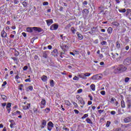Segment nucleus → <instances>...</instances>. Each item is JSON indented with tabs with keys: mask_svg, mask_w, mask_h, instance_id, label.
Listing matches in <instances>:
<instances>
[{
	"mask_svg": "<svg viewBox=\"0 0 131 131\" xmlns=\"http://www.w3.org/2000/svg\"><path fill=\"white\" fill-rule=\"evenodd\" d=\"M127 68L125 66L120 64L115 70V73H121V72H124L126 71Z\"/></svg>",
	"mask_w": 131,
	"mask_h": 131,
	"instance_id": "obj_1",
	"label": "nucleus"
},
{
	"mask_svg": "<svg viewBox=\"0 0 131 131\" xmlns=\"http://www.w3.org/2000/svg\"><path fill=\"white\" fill-rule=\"evenodd\" d=\"M91 75V73H82L79 75V77L81 78H83V79H86L87 76H90Z\"/></svg>",
	"mask_w": 131,
	"mask_h": 131,
	"instance_id": "obj_2",
	"label": "nucleus"
},
{
	"mask_svg": "<svg viewBox=\"0 0 131 131\" xmlns=\"http://www.w3.org/2000/svg\"><path fill=\"white\" fill-rule=\"evenodd\" d=\"M53 127H54V123L50 121L47 124V129L48 130L51 131L53 129Z\"/></svg>",
	"mask_w": 131,
	"mask_h": 131,
	"instance_id": "obj_3",
	"label": "nucleus"
},
{
	"mask_svg": "<svg viewBox=\"0 0 131 131\" xmlns=\"http://www.w3.org/2000/svg\"><path fill=\"white\" fill-rule=\"evenodd\" d=\"M40 104L41 109H43V108L46 107L47 101H46L45 99H42L41 102H40Z\"/></svg>",
	"mask_w": 131,
	"mask_h": 131,
	"instance_id": "obj_4",
	"label": "nucleus"
},
{
	"mask_svg": "<svg viewBox=\"0 0 131 131\" xmlns=\"http://www.w3.org/2000/svg\"><path fill=\"white\" fill-rule=\"evenodd\" d=\"M41 129H42V128H45V127L47 126V120H42L41 122Z\"/></svg>",
	"mask_w": 131,
	"mask_h": 131,
	"instance_id": "obj_5",
	"label": "nucleus"
},
{
	"mask_svg": "<svg viewBox=\"0 0 131 131\" xmlns=\"http://www.w3.org/2000/svg\"><path fill=\"white\" fill-rule=\"evenodd\" d=\"M10 126L11 128H14L15 127V126L16 125L15 121H14V120H10Z\"/></svg>",
	"mask_w": 131,
	"mask_h": 131,
	"instance_id": "obj_6",
	"label": "nucleus"
},
{
	"mask_svg": "<svg viewBox=\"0 0 131 131\" xmlns=\"http://www.w3.org/2000/svg\"><path fill=\"white\" fill-rule=\"evenodd\" d=\"M1 36L3 38H6L7 36H8V34H7V32L5 31V30H3L1 32Z\"/></svg>",
	"mask_w": 131,
	"mask_h": 131,
	"instance_id": "obj_7",
	"label": "nucleus"
},
{
	"mask_svg": "<svg viewBox=\"0 0 131 131\" xmlns=\"http://www.w3.org/2000/svg\"><path fill=\"white\" fill-rule=\"evenodd\" d=\"M12 106V103H8L7 105H6V109L8 112V113H10V112H11V107Z\"/></svg>",
	"mask_w": 131,
	"mask_h": 131,
	"instance_id": "obj_8",
	"label": "nucleus"
},
{
	"mask_svg": "<svg viewBox=\"0 0 131 131\" xmlns=\"http://www.w3.org/2000/svg\"><path fill=\"white\" fill-rule=\"evenodd\" d=\"M59 26L57 25H52L50 27V30H57Z\"/></svg>",
	"mask_w": 131,
	"mask_h": 131,
	"instance_id": "obj_9",
	"label": "nucleus"
},
{
	"mask_svg": "<svg viewBox=\"0 0 131 131\" xmlns=\"http://www.w3.org/2000/svg\"><path fill=\"white\" fill-rule=\"evenodd\" d=\"M131 121V117H127L124 119V122L125 123H128V122H130Z\"/></svg>",
	"mask_w": 131,
	"mask_h": 131,
	"instance_id": "obj_10",
	"label": "nucleus"
},
{
	"mask_svg": "<svg viewBox=\"0 0 131 131\" xmlns=\"http://www.w3.org/2000/svg\"><path fill=\"white\" fill-rule=\"evenodd\" d=\"M30 103H27V105H23V110H28L30 108Z\"/></svg>",
	"mask_w": 131,
	"mask_h": 131,
	"instance_id": "obj_11",
	"label": "nucleus"
},
{
	"mask_svg": "<svg viewBox=\"0 0 131 131\" xmlns=\"http://www.w3.org/2000/svg\"><path fill=\"white\" fill-rule=\"evenodd\" d=\"M33 30L35 31H37L38 32H41L42 31V29L36 27H33Z\"/></svg>",
	"mask_w": 131,
	"mask_h": 131,
	"instance_id": "obj_12",
	"label": "nucleus"
},
{
	"mask_svg": "<svg viewBox=\"0 0 131 131\" xmlns=\"http://www.w3.org/2000/svg\"><path fill=\"white\" fill-rule=\"evenodd\" d=\"M60 47L61 49H62V50L63 51V52H65V51H66V45H65V42L61 43Z\"/></svg>",
	"mask_w": 131,
	"mask_h": 131,
	"instance_id": "obj_13",
	"label": "nucleus"
},
{
	"mask_svg": "<svg viewBox=\"0 0 131 131\" xmlns=\"http://www.w3.org/2000/svg\"><path fill=\"white\" fill-rule=\"evenodd\" d=\"M1 97L2 100H3V101H4L5 102H7V101L8 100V97H7V96L1 94Z\"/></svg>",
	"mask_w": 131,
	"mask_h": 131,
	"instance_id": "obj_14",
	"label": "nucleus"
},
{
	"mask_svg": "<svg viewBox=\"0 0 131 131\" xmlns=\"http://www.w3.org/2000/svg\"><path fill=\"white\" fill-rule=\"evenodd\" d=\"M48 55H49V51H43V58H45L46 59H47V58H48Z\"/></svg>",
	"mask_w": 131,
	"mask_h": 131,
	"instance_id": "obj_15",
	"label": "nucleus"
},
{
	"mask_svg": "<svg viewBox=\"0 0 131 131\" xmlns=\"http://www.w3.org/2000/svg\"><path fill=\"white\" fill-rule=\"evenodd\" d=\"M82 13L84 16H86L89 14V10L84 9L82 10Z\"/></svg>",
	"mask_w": 131,
	"mask_h": 131,
	"instance_id": "obj_16",
	"label": "nucleus"
},
{
	"mask_svg": "<svg viewBox=\"0 0 131 131\" xmlns=\"http://www.w3.org/2000/svg\"><path fill=\"white\" fill-rule=\"evenodd\" d=\"M47 24L48 26H50V25H51V24H53V19H48L46 20Z\"/></svg>",
	"mask_w": 131,
	"mask_h": 131,
	"instance_id": "obj_17",
	"label": "nucleus"
},
{
	"mask_svg": "<svg viewBox=\"0 0 131 131\" xmlns=\"http://www.w3.org/2000/svg\"><path fill=\"white\" fill-rule=\"evenodd\" d=\"M41 80H42L43 82H46L48 80V77L46 75H43L41 77Z\"/></svg>",
	"mask_w": 131,
	"mask_h": 131,
	"instance_id": "obj_18",
	"label": "nucleus"
},
{
	"mask_svg": "<svg viewBox=\"0 0 131 131\" xmlns=\"http://www.w3.org/2000/svg\"><path fill=\"white\" fill-rule=\"evenodd\" d=\"M27 32H30V33H31V32H33V28L27 27Z\"/></svg>",
	"mask_w": 131,
	"mask_h": 131,
	"instance_id": "obj_19",
	"label": "nucleus"
},
{
	"mask_svg": "<svg viewBox=\"0 0 131 131\" xmlns=\"http://www.w3.org/2000/svg\"><path fill=\"white\" fill-rule=\"evenodd\" d=\"M76 34H77L78 38L80 40H82V39L83 38V37L82 36V35L81 34H80L78 32H77Z\"/></svg>",
	"mask_w": 131,
	"mask_h": 131,
	"instance_id": "obj_20",
	"label": "nucleus"
},
{
	"mask_svg": "<svg viewBox=\"0 0 131 131\" xmlns=\"http://www.w3.org/2000/svg\"><path fill=\"white\" fill-rule=\"evenodd\" d=\"M90 88L91 89V90L92 91H96V85H95V84H92L91 85H90Z\"/></svg>",
	"mask_w": 131,
	"mask_h": 131,
	"instance_id": "obj_21",
	"label": "nucleus"
},
{
	"mask_svg": "<svg viewBox=\"0 0 131 131\" xmlns=\"http://www.w3.org/2000/svg\"><path fill=\"white\" fill-rule=\"evenodd\" d=\"M86 121L87 123H89L90 124H93V121H92V120L89 118H87L86 119Z\"/></svg>",
	"mask_w": 131,
	"mask_h": 131,
	"instance_id": "obj_22",
	"label": "nucleus"
},
{
	"mask_svg": "<svg viewBox=\"0 0 131 131\" xmlns=\"http://www.w3.org/2000/svg\"><path fill=\"white\" fill-rule=\"evenodd\" d=\"M113 31V29L112 27H109L107 29V32L109 34H111L112 33V31Z\"/></svg>",
	"mask_w": 131,
	"mask_h": 131,
	"instance_id": "obj_23",
	"label": "nucleus"
},
{
	"mask_svg": "<svg viewBox=\"0 0 131 131\" xmlns=\"http://www.w3.org/2000/svg\"><path fill=\"white\" fill-rule=\"evenodd\" d=\"M13 114H14V115H17V116H18V115H21L22 113H21L20 111H16L15 112H14V113H13Z\"/></svg>",
	"mask_w": 131,
	"mask_h": 131,
	"instance_id": "obj_24",
	"label": "nucleus"
},
{
	"mask_svg": "<svg viewBox=\"0 0 131 131\" xmlns=\"http://www.w3.org/2000/svg\"><path fill=\"white\" fill-rule=\"evenodd\" d=\"M121 106L122 108H125V103L124 102V101H121Z\"/></svg>",
	"mask_w": 131,
	"mask_h": 131,
	"instance_id": "obj_25",
	"label": "nucleus"
},
{
	"mask_svg": "<svg viewBox=\"0 0 131 131\" xmlns=\"http://www.w3.org/2000/svg\"><path fill=\"white\" fill-rule=\"evenodd\" d=\"M119 12L120 13H125L126 12V10L125 9V8L120 9H119Z\"/></svg>",
	"mask_w": 131,
	"mask_h": 131,
	"instance_id": "obj_26",
	"label": "nucleus"
},
{
	"mask_svg": "<svg viewBox=\"0 0 131 131\" xmlns=\"http://www.w3.org/2000/svg\"><path fill=\"white\" fill-rule=\"evenodd\" d=\"M50 83V86L52 87H53V86H54V85H55V82H54V80H51Z\"/></svg>",
	"mask_w": 131,
	"mask_h": 131,
	"instance_id": "obj_27",
	"label": "nucleus"
},
{
	"mask_svg": "<svg viewBox=\"0 0 131 131\" xmlns=\"http://www.w3.org/2000/svg\"><path fill=\"white\" fill-rule=\"evenodd\" d=\"M14 54L15 57H18L19 56V52L17 50H15Z\"/></svg>",
	"mask_w": 131,
	"mask_h": 131,
	"instance_id": "obj_28",
	"label": "nucleus"
},
{
	"mask_svg": "<svg viewBox=\"0 0 131 131\" xmlns=\"http://www.w3.org/2000/svg\"><path fill=\"white\" fill-rule=\"evenodd\" d=\"M112 25H113L114 26H119V24L117 22H114V23H112Z\"/></svg>",
	"mask_w": 131,
	"mask_h": 131,
	"instance_id": "obj_29",
	"label": "nucleus"
},
{
	"mask_svg": "<svg viewBox=\"0 0 131 131\" xmlns=\"http://www.w3.org/2000/svg\"><path fill=\"white\" fill-rule=\"evenodd\" d=\"M116 47L117 49H120V43L119 41L116 42Z\"/></svg>",
	"mask_w": 131,
	"mask_h": 131,
	"instance_id": "obj_30",
	"label": "nucleus"
},
{
	"mask_svg": "<svg viewBox=\"0 0 131 131\" xmlns=\"http://www.w3.org/2000/svg\"><path fill=\"white\" fill-rule=\"evenodd\" d=\"M80 102V104H82V105L83 106L84 105V101H83V99L82 98L80 99V100H79Z\"/></svg>",
	"mask_w": 131,
	"mask_h": 131,
	"instance_id": "obj_31",
	"label": "nucleus"
},
{
	"mask_svg": "<svg viewBox=\"0 0 131 131\" xmlns=\"http://www.w3.org/2000/svg\"><path fill=\"white\" fill-rule=\"evenodd\" d=\"M45 112H46V113H49V112H50V111H51V108H49V107H47L45 110Z\"/></svg>",
	"mask_w": 131,
	"mask_h": 131,
	"instance_id": "obj_32",
	"label": "nucleus"
},
{
	"mask_svg": "<svg viewBox=\"0 0 131 131\" xmlns=\"http://www.w3.org/2000/svg\"><path fill=\"white\" fill-rule=\"evenodd\" d=\"M110 124H111V122L110 121H107L106 123V127H109L110 126Z\"/></svg>",
	"mask_w": 131,
	"mask_h": 131,
	"instance_id": "obj_33",
	"label": "nucleus"
},
{
	"mask_svg": "<svg viewBox=\"0 0 131 131\" xmlns=\"http://www.w3.org/2000/svg\"><path fill=\"white\" fill-rule=\"evenodd\" d=\"M89 116V115L88 114H85L83 115V116L82 117V119H84V118H86Z\"/></svg>",
	"mask_w": 131,
	"mask_h": 131,
	"instance_id": "obj_34",
	"label": "nucleus"
},
{
	"mask_svg": "<svg viewBox=\"0 0 131 131\" xmlns=\"http://www.w3.org/2000/svg\"><path fill=\"white\" fill-rule=\"evenodd\" d=\"M23 88V84H20L19 86H18V90H20V91H22V88Z\"/></svg>",
	"mask_w": 131,
	"mask_h": 131,
	"instance_id": "obj_35",
	"label": "nucleus"
},
{
	"mask_svg": "<svg viewBox=\"0 0 131 131\" xmlns=\"http://www.w3.org/2000/svg\"><path fill=\"white\" fill-rule=\"evenodd\" d=\"M14 5H18L19 4V0H13Z\"/></svg>",
	"mask_w": 131,
	"mask_h": 131,
	"instance_id": "obj_36",
	"label": "nucleus"
},
{
	"mask_svg": "<svg viewBox=\"0 0 131 131\" xmlns=\"http://www.w3.org/2000/svg\"><path fill=\"white\" fill-rule=\"evenodd\" d=\"M25 81L26 82H31V78H28L25 80Z\"/></svg>",
	"mask_w": 131,
	"mask_h": 131,
	"instance_id": "obj_37",
	"label": "nucleus"
},
{
	"mask_svg": "<svg viewBox=\"0 0 131 131\" xmlns=\"http://www.w3.org/2000/svg\"><path fill=\"white\" fill-rule=\"evenodd\" d=\"M71 30L72 32H73V33L74 34H75V29H74V28H73V27L71 28Z\"/></svg>",
	"mask_w": 131,
	"mask_h": 131,
	"instance_id": "obj_38",
	"label": "nucleus"
},
{
	"mask_svg": "<svg viewBox=\"0 0 131 131\" xmlns=\"http://www.w3.org/2000/svg\"><path fill=\"white\" fill-rule=\"evenodd\" d=\"M100 94L102 96H105V95H106V92H105V91H102L100 92Z\"/></svg>",
	"mask_w": 131,
	"mask_h": 131,
	"instance_id": "obj_39",
	"label": "nucleus"
},
{
	"mask_svg": "<svg viewBox=\"0 0 131 131\" xmlns=\"http://www.w3.org/2000/svg\"><path fill=\"white\" fill-rule=\"evenodd\" d=\"M131 10L129 9H127L126 10V15H128V14H129V13H130Z\"/></svg>",
	"mask_w": 131,
	"mask_h": 131,
	"instance_id": "obj_40",
	"label": "nucleus"
},
{
	"mask_svg": "<svg viewBox=\"0 0 131 131\" xmlns=\"http://www.w3.org/2000/svg\"><path fill=\"white\" fill-rule=\"evenodd\" d=\"M129 79H130L129 78H128V77H126V78H125V80H124L125 82H128V81H129Z\"/></svg>",
	"mask_w": 131,
	"mask_h": 131,
	"instance_id": "obj_41",
	"label": "nucleus"
},
{
	"mask_svg": "<svg viewBox=\"0 0 131 131\" xmlns=\"http://www.w3.org/2000/svg\"><path fill=\"white\" fill-rule=\"evenodd\" d=\"M116 101V99H115V98H112L111 99V102L112 104H113V103H114V101Z\"/></svg>",
	"mask_w": 131,
	"mask_h": 131,
	"instance_id": "obj_42",
	"label": "nucleus"
},
{
	"mask_svg": "<svg viewBox=\"0 0 131 131\" xmlns=\"http://www.w3.org/2000/svg\"><path fill=\"white\" fill-rule=\"evenodd\" d=\"M73 79V80H78V79H79V78H78V77L76 76H75Z\"/></svg>",
	"mask_w": 131,
	"mask_h": 131,
	"instance_id": "obj_43",
	"label": "nucleus"
},
{
	"mask_svg": "<svg viewBox=\"0 0 131 131\" xmlns=\"http://www.w3.org/2000/svg\"><path fill=\"white\" fill-rule=\"evenodd\" d=\"M101 43L102 46H105L107 45V42L106 41H102Z\"/></svg>",
	"mask_w": 131,
	"mask_h": 131,
	"instance_id": "obj_44",
	"label": "nucleus"
},
{
	"mask_svg": "<svg viewBox=\"0 0 131 131\" xmlns=\"http://www.w3.org/2000/svg\"><path fill=\"white\" fill-rule=\"evenodd\" d=\"M23 6H24V7H27V3L26 2H23Z\"/></svg>",
	"mask_w": 131,
	"mask_h": 131,
	"instance_id": "obj_45",
	"label": "nucleus"
},
{
	"mask_svg": "<svg viewBox=\"0 0 131 131\" xmlns=\"http://www.w3.org/2000/svg\"><path fill=\"white\" fill-rule=\"evenodd\" d=\"M28 69V67H27V66H25L24 68H23V70L24 71H26V70H27Z\"/></svg>",
	"mask_w": 131,
	"mask_h": 131,
	"instance_id": "obj_46",
	"label": "nucleus"
},
{
	"mask_svg": "<svg viewBox=\"0 0 131 131\" xmlns=\"http://www.w3.org/2000/svg\"><path fill=\"white\" fill-rule=\"evenodd\" d=\"M2 107H3V108H4V107H6V106H7V103L4 102L1 104Z\"/></svg>",
	"mask_w": 131,
	"mask_h": 131,
	"instance_id": "obj_47",
	"label": "nucleus"
},
{
	"mask_svg": "<svg viewBox=\"0 0 131 131\" xmlns=\"http://www.w3.org/2000/svg\"><path fill=\"white\" fill-rule=\"evenodd\" d=\"M128 108H130V107H131V100H128Z\"/></svg>",
	"mask_w": 131,
	"mask_h": 131,
	"instance_id": "obj_48",
	"label": "nucleus"
},
{
	"mask_svg": "<svg viewBox=\"0 0 131 131\" xmlns=\"http://www.w3.org/2000/svg\"><path fill=\"white\" fill-rule=\"evenodd\" d=\"M49 5V2H44L43 3V6H48Z\"/></svg>",
	"mask_w": 131,
	"mask_h": 131,
	"instance_id": "obj_49",
	"label": "nucleus"
},
{
	"mask_svg": "<svg viewBox=\"0 0 131 131\" xmlns=\"http://www.w3.org/2000/svg\"><path fill=\"white\" fill-rule=\"evenodd\" d=\"M111 115H115V114H116V112L114 111H113L111 112Z\"/></svg>",
	"mask_w": 131,
	"mask_h": 131,
	"instance_id": "obj_50",
	"label": "nucleus"
},
{
	"mask_svg": "<svg viewBox=\"0 0 131 131\" xmlns=\"http://www.w3.org/2000/svg\"><path fill=\"white\" fill-rule=\"evenodd\" d=\"M30 91H32L33 90V87L32 86H29L28 88Z\"/></svg>",
	"mask_w": 131,
	"mask_h": 131,
	"instance_id": "obj_51",
	"label": "nucleus"
},
{
	"mask_svg": "<svg viewBox=\"0 0 131 131\" xmlns=\"http://www.w3.org/2000/svg\"><path fill=\"white\" fill-rule=\"evenodd\" d=\"M94 43L97 44L99 43V39H97L94 41Z\"/></svg>",
	"mask_w": 131,
	"mask_h": 131,
	"instance_id": "obj_52",
	"label": "nucleus"
},
{
	"mask_svg": "<svg viewBox=\"0 0 131 131\" xmlns=\"http://www.w3.org/2000/svg\"><path fill=\"white\" fill-rule=\"evenodd\" d=\"M77 93L78 94H80V93H82V89H79L77 91Z\"/></svg>",
	"mask_w": 131,
	"mask_h": 131,
	"instance_id": "obj_53",
	"label": "nucleus"
},
{
	"mask_svg": "<svg viewBox=\"0 0 131 131\" xmlns=\"http://www.w3.org/2000/svg\"><path fill=\"white\" fill-rule=\"evenodd\" d=\"M59 10L60 12H64V9L62 7H60L59 8Z\"/></svg>",
	"mask_w": 131,
	"mask_h": 131,
	"instance_id": "obj_54",
	"label": "nucleus"
},
{
	"mask_svg": "<svg viewBox=\"0 0 131 131\" xmlns=\"http://www.w3.org/2000/svg\"><path fill=\"white\" fill-rule=\"evenodd\" d=\"M74 112H75V114H78V113H79V111H78L77 110H74Z\"/></svg>",
	"mask_w": 131,
	"mask_h": 131,
	"instance_id": "obj_55",
	"label": "nucleus"
},
{
	"mask_svg": "<svg viewBox=\"0 0 131 131\" xmlns=\"http://www.w3.org/2000/svg\"><path fill=\"white\" fill-rule=\"evenodd\" d=\"M88 97L90 98V101H93V96H92L91 95H89Z\"/></svg>",
	"mask_w": 131,
	"mask_h": 131,
	"instance_id": "obj_56",
	"label": "nucleus"
},
{
	"mask_svg": "<svg viewBox=\"0 0 131 131\" xmlns=\"http://www.w3.org/2000/svg\"><path fill=\"white\" fill-rule=\"evenodd\" d=\"M53 53H54V54H57L58 53V50H57V49H54L53 51Z\"/></svg>",
	"mask_w": 131,
	"mask_h": 131,
	"instance_id": "obj_57",
	"label": "nucleus"
},
{
	"mask_svg": "<svg viewBox=\"0 0 131 131\" xmlns=\"http://www.w3.org/2000/svg\"><path fill=\"white\" fill-rule=\"evenodd\" d=\"M76 99H77V100H78V101H79V100H80V99H81V98L80 97V96L79 95H77V96H76Z\"/></svg>",
	"mask_w": 131,
	"mask_h": 131,
	"instance_id": "obj_58",
	"label": "nucleus"
},
{
	"mask_svg": "<svg viewBox=\"0 0 131 131\" xmlns=\"http://www.w3.org/2000/svg\"><path fill=\"white\" fill-rule=\"evenodd\" d=\"M7 84V81H4V82H3V84L2 85V86H3V87H4V86H5Z\"/></svg>",
	"mask_w": 131,
	"mask_h": 131,
	"instance_id": "obj_59",
	"label": "nucleus"
},
{
	"mask_svg": "<svg viewBox=\"0 0 131 131\" xmlns=\"http://www.w3.org/2000/svg\"><path fill=\"white\" fill-rule=\"evenodd\" d=\"M10 38H14V37H15V35H13V34H11L10 35Z\"/></svg>",
	"mask_w": 131,
	"mask_h": 131,
	"instance_id": "obj_60",
	"label": "nucleus"
},
{
	"mask_svg": "<svg viewBox=\"0 0 131 131\" xmlns=\"http://www.w3.org/2000/svg\"><path fill=\"white\" fill-rule=\"evenodd\" d=\"M15 79L18 80L20 78V77H19V75H17L15 76Z\"/></svg>",
	"mask_w": 131,
	"mask_h": 131,
	"instance_id": "obj_61",
	"label": "nucleus"
},
{
	"mask_svg": "<svg viewBox=\"0 0 131 131\" xmlns=\"http://www.w3.org/2000/svg\"><path fill=\"white\" fill-rule=\"evenodd\" d=\"M34 113H37V108H34L33 110Z\"/></svg>",
	"mask_w": 131,
	"mask_h": 131,
	"instance_id": "obj_62",
	"label": "nucleus"
},
{
	"mask_svg": "<svg viewBox=\"0 0 131 131\" xmlns=\"http://www.w3.org/2000/svg\"><path fill=\"white\" fill-rule=\"evenodd\" d=\"M115 131H121V128H117Z\"/></svg>",
	"mask_w": 131,
	"mask_h": 131,
	"instance_id": "obj_63",
	"label": "nucleus"
},
{
	"mask_svg": "<svg viewBox=\"0 0 131 131\" xmlns=\"http://www.w3.org/2000/svg\"><path fill=\"white\" fill-rule=\"evenodd\" d=\"M88 1H84L83 3V5H88Z\"/></svg>",
	"mask_w": 131,
	"mask_h": 131,
	"instance_id": "obj_64",
	"label": "nucleus"
}]
</instances>
